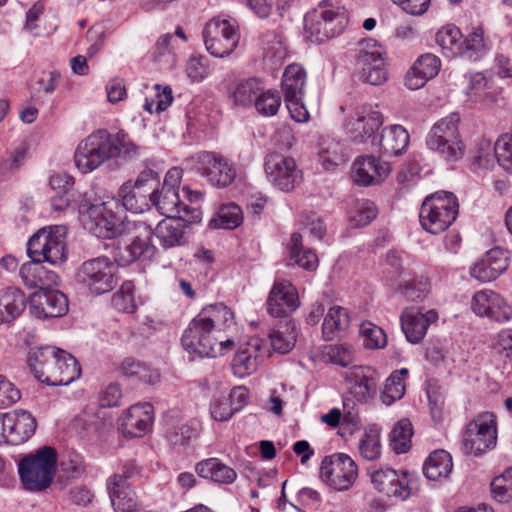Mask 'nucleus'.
Listing matches in <instances>:
<instances>
[{"instance_id":"39448f33","label":"nucleus","mask_w":512,"mask_h":512,"mask_svg":"<svg viewBox=\"0 0 512 512\" xmlns=\"http://www.w3.org/2000/svg\"><path fill=\"white\" fill-rule=\"evenodd\" d=\"M201 319L196 315L181 337L182 346L190 355L214 358L234 346L228 335H217Z\"/></svg>"},{"instance_id":"cd10ccee","label":"nucleus","mask_w":512,"mask_h":512,"mask_svg":"<svg viewBox=\"0 0 512 512\" xmlns=\"http://www.w3.org/2000/svg\"><path fill=\"white\" fill-rule=\"evenodd\" d=\"M508 268V252L496 247L489 250L470 269V275L480 282H490Z\"/></svg>"},{"instance_id":"09e8293b","label":"nucleus","mask_w":512,"mask_h":512,"mask_svg":"<svg viewBox=\"0 0 512 512\" xmlns=\"http://www.w3.org/2000/svg\"><path fill=\"white\" fill-rule=\"evenodd\" d=\"M290 258L294 262L306 269L314 270L318 266V258L315 252L311 249H303L302 247V235L298 232H294L291 235L289 242Z\"/></svg>"},{"instance_id":"0e129e2a","label":"nucleus","mask_w":512,"mask_h":512,"mask_svg":"<svg viewBox=\"0 0 512 512\" xmlns=\"http://www.w3.org/2000/svg\"><path fill=\"white\" fill-rule=\"evenodd\" d=\"M495 157L499 165L512 173V134H503L494 144Z\"/></svg>"},{"instance_id":"4c0bfd02","label":"nucleus","mask_w":512,"mask_h":512,"mask_svg":"<svg viewBox=\"0 0 512 512\" xmlns=\"http://www.w3.org/2000/svg\"><path fill=\"white\" fill-rule=\"evenodd\" d=\"M463 39L460 29L454 25L442 27L435 35V41L446 58L461 57Z\"/></svg>"},{"instance_id":"393cba45","label":"nucleus","mask_w":512,"mask_h":512,"mask_svg":"<svg viewBox=\"0 0 512 512\" xmlns=\"http://www.w3.org/2000/svg\"><path fill=\"white\" fill-rule=\"evenodd\" d=\"M438 313L434 309L426 312L406 309L401 313V329L408 342L419 344L427 334L431 324L437 322Z\"/></svg>"},{"instance_id":"7ed1b4c3","label":"nucleus","mask_w":512,"mask_h":512,"mask_svg":"<svg viewBox=\"0 0 512 512\" xmlns=\"http://www.w3.org/2000/svg\"><path fill=\"white\" fill-rule=\"evenodd\" d=\"M126 133L120 130L115 134L106 129H98L83 139L74 153L77 169L90 173L110 159L118 158L126 145Z\"/></svg>"},{"instance_id":"c03bdc74","label":"nucleus","mask_w":512,"mask_h":512,"mask_svg":"<svg viewBox=\"0 0 512 512\" xmlns=\"http://www.w3.org/2000/svg\"><path fill=\"white\" fill-rule=\"evenodd\" d=\"M262 90V82L258 78L252 77L240 81L231 93V97L237 106H255V101Z\"/></svg>"},{"instance_id":"5701e85b","label":"nucleus","mask_w":512,"mask_h":512,"mask_svg":"<svg viewBox=\"0 0 512 512\" xmlns=\"http://www.w3.org/2000/svg\"><path fill=\"white\" fill-rule=\"evenodd\" d=\"M30 313L39 319L62 317L68 312V299L58 290L48 288L33 293L29 298Z\"/></svg>"},{"instance_id":"1a4fd4ad","label":"nucleus","mask_w":512,"mask_h":512,"mask_svg":"<svg viewBox=\"0 0 512 512\" xmlns=\"http://www.w3.org/2000/svg\"><path fill=\"white\" fill-rule=\"evenodd\" d=\"M459 122V114L451 113L436 122L426 137L428 148L448 161H457L464 154V145L459 138Z\"/></svg>"},{"instance_id":"6e6552de","label":"nucleus","mask_w":512,"mask_h":512,"mask_svg":"<svg viewBox=\"0 0 512 512\" xmlns=\"http://www.w3.org/2000/svg\"><path fill=\"white\" fill-rule=\"evenodd\" d=\"M67 227L52 225L39 229L28 241L27 253L37 262H46L53 266L67 260Z\"/></svg>"},{"instance_id":"e433bc0d","label":"nucleus","mask_w":512,"mask_h":512,"mask_svg":"<svg viewBox=\"0 0 512 512\" xmlns=\"http://www.w3.org/2000/svg\"><path fill=\"white\" fill-rule=\"evenodd\" d=\"M130 420H134L130 424L131 438H140L152 431L154 422V408L149 402H139L130 405Z\"/></svg>"},{"instance_id":"2f4dec72","label":"nucleus","mask_w":512,"mask_h":512,"mask_svg":"<svg viewBox=\"0 0 512 512\" xmlns=\"http://www.w3.org/2000/svg\"><path fill=\"white\" fill-rule=\"evenodd\" d=\"M43 262L31 259L30 262L21 266L19 275L23 284L28 289H39L42 291L58 283V275L42 266Z\"/></svg>"},{"instance_id":"a211bd4d","label":"nucleus","mask_w":512,"mask_h":512,"mask_svg":"<svg viewBox=\"0 0 512 512\" xmlns=\"http://www.w3.org/2000/svg\"><path fill=\"white\" fill-rule=\"evenodd\" d=\"M265 173L270 183L279 190L289 192L298 185L302 178L292 157L280 153H270L265 158Z\"/></svg>"},{"instance_id":"338daca9","label":"nucleus","mask_w":512,"mask_h":512,"mask_svg":"<svg viewBox=\"0 0 512 512\" xmlns=\"http://www.w3.org/2000/svg\"><path fill=\"white\" fill-rule=\"evenodd\" d=\"M197 430L187 424L171 428L166 433V440L173 447L187 446L192 439L197 437Z\"/></svg>"},{"instance_id":"f3484780","label":"nucleus","mask_w":512,"mask_h":512,"mask_svg":"<svg viewBox=\"0 0 512 512\" xmlns=\"http://www.w3.org/2000/svg\"><path fill=\"white\" fill-rule=\"evenodd\" d=\"M183 210V215L157 224L155 235L164 248L183 245L186 242L185 227L188 224L199 223L202 219V211L197 206H184Z\"/></svg>"},{"instance_id":"f704fd0d","label":"nucleus","mask_w":512,"mask_h":512,"mask_svg":"<svg viewBox=\"0 0 512 512\" xmlns=\"http://www.w3.org/2000/svg\"><path fill=\"white\" fill-rule=\"evenodd\" d=\"M306 85V71L296 63L286 67L281 81L284 101L303 100Z\"/></svg>"},{"instance_id":"412c9836","label":"nucleus","mask_w":512,"mask_h":512,"mask_svg":"<svg viewBox=\"0 0 512 512\" xmlns=\"http://www.w3.org/2000/svg\"><path fill=\"white\" fill-rule=\"evenodd\" d=\"M471 308L476 315L498 323L508 322L512 318V307L492 290L476 292L472 298Z\"/></svg>"},{"instance_id":"603ef678","label":"nucleus","mask_w":512,"mask_h":512,"mask_svg":"<svg viewBox=\"0 0 512 512\" xmlns=\"http://www.w3.org/2000/svg\"><path fill=\"white\" fill-rule=\"evenodd\" d=\"M160 374L156 369L142 362H130V388L142 389L159 382Z\"/></svg>"},{"instance_id":"8fccbe9b","label":"nucleus","mask_w":512,"mask_h":512,"mask_svg":"<svg viewBox=\"0 0 512 512\" xmlns=\"http://www.w3.org/2000/svg\"><path fill=\"white\" fill-rule=\"evenodd\" d=\"M319 160L328 170L345 162L344 147L340 141L323 138L319 144Z\"/></svg>"},{"instance_id":"ea45409f","label":"nucleus","mask_w":512,"mask_h":512,"mask_svg":"<svg viewBox=\"0 0 512 512\" xmlns=\"http://www.w3.org/2000/svg\"><path fill=\"white\" fill-rule=\"evenodd\" d=\"M466 94L475 103H492L498 97V91L493 87L492 81L479 72L470 75Z\"/></svg>"},{"instance_id":"ddd939ff","label":"nucleus","mask_w":512,"mask_h":512,"mask_svg":"<svg viewBox=\"0 0 512 512\" xmlns=\"http://www.w3.org/2000/svg\"><path fill=\"white\" fill-rule=\"evenodd\" d=\"M77 278L95 295L111 291L118 281L115 266L107 257H97L83 262L77 272Z\"/></svg>"},{"instance_id":"7c9ffc66","label":"nucleus","mask_w":512,"mask_h":512,"mask_svg":"<svg viewBox=\"0 0 512 512\" xmlns=\"http://www.w3.org/2000/svg\"><path fill=\"white\" fill-rule=\"evenodd\" d=\"M441 68V60L432 53H425L417 58L405 77V85L416 90L437 76Z\"/></svg>"},{"instance_id":"bb28decb","label":"nucleus","mask_w":512,"mask_h":512,"mask_svg":"<svg viewBox=\"0 0 512 512\" xmlns=\"http://www.w3.org/2000/svg\"><path fill=\"white\" fill-rule=\"evenodd\" d=\"M382 115L371 106L356 108L354 115L347 121V131L355 142H362L370 137L382 125Z\"/></svg>"},{"instance_id":"dca6fc26","label":"nucleus","mask_w":512,"mask_h":512,"mask_svg":"<svg viewBox=\"0 0 512 512\" xmlns=\"http://www.w3.org/2000/svg\"><path fill=\"white\" fill-rule=\"evenodd\" d=\"M371 482L381 493L391 497L406 500L417 489V478L409 471L398 473L396 470L385 467L371 473Z\"/></svg>"},{"instance_id":"f257e3e1","label":"nucleus","mask_w":512,"mask_h":512,"mask_svg":"<svg viewBox=\"0 0 512 512\" xmlns=\"http://www.w3.org/2000/svg\"><path fill=\"white\" fill-rule=\"evenodd\" d=\"M127 196V184L124 183L119 189L118 197L98 204L81 201L76 208L84 229L104 239L115 238L124 232L128 218Z\"/></svg>"},{"instance_id":"bf43d9fd","label":"nucleus","mask_w":512,"mask_h":512,"mask_svg":"<svg viewBox=\"0 0 512 512\" xmlns=\"http://www.w3.org/2000/svg\"><path fill=\"white\" fill-rule=\"evenodd\" d=\"M401 294L409 301L423 300L430 291L429 279L425 276L406 281L399 285Z\"/></svg>"},{"instance_id":"72a5a7b5","label":"nucleus","mask_w":512,"mask_h":512,"mask_svg":"<svg viewBox=\"0 0 512 512\" xmlns=\"http://www.w3.org/2000/svg\"><path fill=\"white\" fill-rule=\"evenodd\" d=\"M27 305L25 294L17 287H7L0 291V325L11 324Z\"/></svg>"},{"instance_id":"4d7b16f0","label":"nucleus","mask_w":512,"mask_h":512,"mask_svg":"<svg viewBox=\"0 0 512 512\" xmlns=\"http://www.w3.org/2000/svg\"><path fill=\"white\" fill-rule=\"evenodd\" d=\"M359 334L366 349H382L387 345L385 331L372 322H363L360 325Z\"/></svg>"},{"instance_id":"f8f14e48","label":"nucleus","mask_w":512,"mask_h":512,"mask_svg":"<svg viewBox=\"0 0 512 512\" xmlns=\"http://www.w3.org/2000/svg\"><path fill=\"white\" fill-rule=\"evenodd\" d=\"M186 164L213 186L227 187L236 178V168L227 158L213 152H200L186 159Z\"/></svg>"},{"instance_id":"774afa93","label":"nucleus","mask_w":512,"mask_h":512,"mask_svg":"<svg viewBox=\"0 0 512 512\" xmlns=\"http://www.w3.org/2000/svg\"><path fill=\"white\" fill-rule=\"evenodd\" d=\"M260 42L266 56L281 58L285 49L281 37L274 31H267L260 36Z\"/></svg>"},{"instance_id":"423d86ee","label":"nucleus","mask_w":512,"mask_h":512,"mask_svg":"<svg viewBox=\"0 0 512 512\" xmlns=\"http://www.w3.org/2000/svg\"><path fill=\"white\" fill-rule=\"evenodd\" d=\"M57 464V452L50 446L39 448L18 463V473L24 487L29 491H43L53 481Z\"/></svg>"},{"instance_id":"49530a36","label":"nucleus","mask_w":512,"mask_h":512,"mask_svg":"<svg viewBox=\"0 0 512 512\" xmlns=\"http://www.w3.org/2000/svg\"><path fill=\"white\" fill-rule=\"evenodd\" d=\"M128 478L125 473L114 474L107 480V490L115 512H128Z\"/></svg>"},{"instance_id":"de8ad7c7","label":"nucleus","mask_w":512,"mask_h":512,"mask_svg":"<svg viewBox=\"0 0 512 512\" xmlns=\"http://www.w3.org/2000/svg\"><path fill=\"white\" fill-rule=\"evenodd\" d=\"M380 434L381 429L376 424L365 427L358 445L359 453L364 459L373 461L380 457L382 447Z\"/></svg>"},{"instance_id":"9b49d317","label":"nucleus","mask_w":512,"mask_h":512,"mask_svg":"<svg viewBox=\"0 0 512 512\" xmlns=\"http://www.w3.org/2000/svg\"><path fill=\"white\" fill-rule=\"evenodd\" d=\"M497 443V427L493 414L479 415L470 421L462 434V451L466 455L481 456Z\"/></svg>"},{"instance_id":"a18cd8bd","label":"nucleus","mask_w":512,"mask_h":512,"mask_svg":"<svg viewBox=\"0 0 512 512\" xmlns=\"http://www.w3.org/2000/svg\"><path fill=\"white\" fill-rule=\"evenodd\" d=\"M128 478L125 473L114 474L107 480V490L115 512H128Z\"/></svg>"},{"instance_id":"6e6d98bb","label":"nucleus","mask_w":512,"mask_h":512,"mask_svg":"<svg viewBox=\"0 0 512 512\" xmlns=\"http://www.w3.org/2000/svg\"><path fill=\"white\" fill-rule=\"evenodd\" d=\"M243 221V213L240 206L229 203L220 207L217 218L212 219L210 224L217 228L235 229Z\"/></svg>"},{"instance_id":"69168bd1","label":"nucleus","mask_w":512,"mask_h":512,"mask_svg":"<svg viewBox=\"0 0 512 512\" xmlns=\"http://www.w3.org/2000/svg\"><path fill=\"white\" fill-rule=\"evenodd\" d=\"M154 88L156 90L155 97L151 101L146 100L144 109L149 113L156 112L159 114L172 104V89L170 86L161 87L159 84H156Z\"/></svg>"},{"instance_id":"2eb2a0df","label":"nucleus","mask_w":512,"mask_h":512,"mask_svg":"<svg viewBox=\"0 0 512 512\" xmlns=\"http://www.w3.org/2000/svg\"><path fill=\"white\" fill-rule=\"evenodd\" d=\"M203 38L207 51L214 57L229 56L239 42V34L226 19L212 18L203 29Z\"/></svg>"},{"instance_id":"c85d7f7f","label":"nucleus","mask_w":512,"mask_h":512,"mask_svg":"<svg viewBox=\"0 0 512 512\" xmlns=\"http://www.w3.org/2000/svg\"><path fill=\"white\" fill-rule=\"evenodd\" d=\"M267 349L259 338L251 339L245 348L236 352L232 359V371L236 377L244 378L256 371Z\"/></svg>"},{"instance_id":"79ce46f5","label":"nucleus","mask_w":512,"mask_h":512,"mask_svg":"<svg viewBox=\"0 0 512 512\" xmlns=\"http://www.w3.org/2000/svg\"><path fill=\"white\" fill-rule=\"evenodd\" d=\"M350 318L345 308L340 306L331 307L322 324V336L325 341H332L340 332L348 328Z\"/></svg>"},{"instance_id":"37998d69","label":"nucleus","mask_w":512,"mask_h":512,"mask_svg":"<svg viewBox=\"0 0 512 512\" xmlns=\"http://www.w3.org/2000/svg\"><path fill=\"white\" fill-rule=\"evenodd\" d=\"M269 338L275 351L288 353L296 343L295 324L292 320L281 322L269 333Z\"/></svg>"},{"instance_id":"a19ab883","label":"nucleus","mask_w":512,"mask_h":512,"mask_svg":"<svg viewBox=\"0 0 512 512\" xmlns=\"http://www.w3.org/2000/svg\"><path fill=\"white\" fill-rule=\"evenodd\" d=\"M452 469V457L445 450L433 451L423 465V472L426 478L432 481L447 478Z\"/></svg>"},{"instance_id":"680f3d73","label":"nucleus","mask_w":512,"mask_h":512,"mask_svg":"<svg viewBox=\"0 0 512 512\" xmlns=\"http://www.w3.org/2000/svg\"><path fill=\"white\" fill-rule=\"evenodd\" d=\"M281 106V96L275 90H262L255 101V109L262 116H274Z\"/></svg>"},{"instance_id":"3c124183","label":"nucleus","mask_w":512,"mask_h":512,"mask_svg":"<svg viewBox=\"0 0 512 512\" xmlns=\"http://www.w3.org/2000/svg\"><path fill=\"white\" fill-rule=\"evenodd\" d=\"M174 35L166 33L161 35L153 48L152 57L154 61L158 62L164 69H172L177 60L174 51Z\"/></svg>"},{"instance_id":"052dcab7","label":"nucleus","mask_w":512,"mask_h":512,"mask_svg":"<svg viewBox=\"0 0 512 512\" xmlns=\"http://www.w3.org/2000/svg\"><path fill=\"white\" fill-rule=\"evenodd\" d=\"M463 41V54L461 57L470 61H476L485 52L486 45L483 37V30L481 28L475 29L467 38L463 39Z\"/></svg>"},{"instance_id":"20e7f679","label":"nucleus","mask_w":512,"mask_h":512,"mask_svg":"<svg viewBox=\"0 0 512 512\" xmlns=\"http://www.w3.org/2000/svg\"><path fill=\"white\" fill-rule=\"evenodd\" d=\"M348 24L343 7L335 6L330 0H322L318 6L304 16L306 37L313 43H323L340 35Z\"/></svg>"},{"instance_id":"4468645a","label":"nucleus","mask_w":512,"mask_h":512,"mask_svg":"<svg viewBox=\"0 0 512 512\" xmlns=\"http://www.w3.org/2000/svg\"><path fill=\"white\" fill-rule=\"evenodd\" d=\"M358 468L347 454L335 453L324 457L320 467L321 479L337 491L348 490L355 482Z\"/></svg>"},{"instance_id":"b1692460","label":"nucleus","mask_w":512,"mask_h":512,"mask_svg":"<svg viewBox=\"0 0 512 512\" xmlns=\"http://www.w3.org/2000/svg\"><path fill=\"white\" fill-rule=\"evenodd\" d=\"M390 164L373 155L359 156L353 163V181L360 186L376 185L390 173Z\"/></svg>"},{"instance_id":"c756f323","label":"nucleus","mask_w":512,"mask_h":512,"mask_svg":"<svg viewBox=\"0 0 512 512\" xmlns=\"http://www.w3.org/2000/svg\"><path fill=\"white\" fill-rule=\"evenodd\" d=\"M152 225L141 219H130V262L136 259H150L155 252L152 245Z\"/></svg>"},{"instance_id":"864d4df0","label":"nucleus","mask_w":512,"mask_h":512,"mask_svg":"<svg viewBox=\"0 0 512 512\" xmlns=\"http://www.w3.org/2000/svg\"><path fill=\"white\" fill-rule=\"evenodd\" d=\"M413 427L408 419L395 423L390 433V446L396 454L406 453L411 447Z\"/></svg>"},{"instance_id":"f03ea898","label":"nucleus","mask_w":512,"mask_h":512,"mask_svg":"<svg viewBox=\"0 0 512 512\" xmlns=\"http://www.w3.org/2000/svg\"><path fill=\"white\" fill-rule=\"evenodd\" d=\"M35 378L51 386H65L78 379L81 367L70 353L52 346L32 350L27 359Z\"/></svg>"},{"instance_id":"13d9d810","label":"nucleus","mask_w":512,"mask_h":512,"mask_svg":"<svg viewBox=\"0 0 512 512\" xmlns=\"http://www.w3.org/2000/svg\"><path fill=\"white\" fill-rule=\"evenodd\" d=\"M491 493L499 503H507L512 499V467L506 469L491 482Z\"/></svg>"},{"instance_id":"e2e57ef3","label":"nucleus","mask_w":512,"mask_h":512,"mask_svg":"<svg viewBox=\"0 0 512 512\" xmlns=\"http://www.w3.org/2000/svg\"><path fill=\"white\" fill-rule=\"evenodd\" d=\"M405 390L404 379L398 378L397 374H390L385 381L384 389L380 395L382 403L387 406L393 404L404 396Z\"/></svg>"},{"instance_id":"473e14b6","label":"nucleus","mask_w":512,"mask_h":512,"mask_svg":"<svg viewBox=\"0 0 512 512\" xmlns=\"http://www.w3.org/2000/svg\"><path fill=\"white\" fill-rule=\"evenodd\" d=\"M197 315L217 335H227L226 331L235 325L234 313L223 303L210 304Z\"/></svg>"},{"instance_id":"58836bf2","label":"nucleus","mask_w":512,"mask_h":512,"mask_svg":"<svg viewBox=\"0 0 512 512\" xmlns=\"http://www.w3.org/2000/svg\"><path fill=\"white\" fill-rule=\"evenodd\" d=\"M150 203L167 219L177 218L183 215V208L186 206L180 201L178 190L161 189L160 192L150 195L149 204Z\"/></svg>"},{"instance_id":"4be33fe9","label":"nucleus","mask_w":512,"mask_h":512,"mask_svg":"<svg viewBox=\"0 0 512 512\" xmlns=\"http://www.w3.org/2000/svg\"><path fill=\"white\" fill-rule=\"evenodd\" d=\"M300 305L295 286L287 280L275 281L268 299L267 312L275 318H286Z\"/></svg>"},{"instance_id":"9d476101","label":"nucleus","mask_w":512,"mask_h":512,"mask_svg":"<svg viewBox=\"0 0 512 512\" xmlns=\"http://www.w3.org/2000/svg\"><path fill=\"white\" fill-rule=\"evenodd\" d=\"M355 65L361 81L371 85H381L387 80L386 52L372 38L359 42Z\"/></svg>"},{"instance_id":"a878e982","label":"nucleus","mask_w":512,"mask_h":512,"mask_svg":"<svg viewBox=\"0 0 512 512\" xmlns=\"http://www.w3.org/2000/svg\"><path fill=\"white\" fill-rule=\"evenodd\" d=\"M157 182V174L145 162V169L140 171L135 183L130 189V212L133 214H142L149 211L151 205L149 199L151 194H155L154 184Z\"/></svg>"},{"instance_id":"c9c22d12","label":"nucleus","mask_w":512,"mask_h":512,"mask_svg":"<svg viewBox=\"0 0 512 512\" xmlns=\"http://www.w3.org/2000/svg\"><path fill=\"white\" fill-rule=\"evenodd\" d=\"M409 144V134L401 125L385 127L381 132L380 149L386 156L402 154Z\"/></svg>"},{"instance_id":"aec40b11","label":"nucleus","mask_w":512,"mask_h":512,"mask_svg":"<svg viewBox=\"0 0 512 512\" xmlns=\"http://www.w3.org/2000/svg\"><path fill=\"white\" fill-rule=\"evenodd\" d=\"M36 420L25 410H15L0 415V428L5 441L18 445L27 441L36 430Z\"/></svg>"},{"instance_id":"5fc2aeb1","label":"nucleus","mask_w":512,"mask_h":512,"mask_svg":"<svg viewBox=\"0 0 512 512\" xmlns=\"http://www.w3.org/2000/svg\"><path fill=\"white\" fill-rule=\"evenodd\" d=\"M378 210L375 203L368 199L357 200L349 211V221L355 227L368 225L377 216Z\"/></svg>"},{"instance_id":"6ab92c4d","label":"nucleus","mask_w":512,"mask_h":512,"mask_svg":"<svg viewBox=\"0 0 512 512\" xmlns=\"http://www.w3.org/2000/svg\"><path fill=\"white\" fill-rule=\"evenodd\" d=\"M350 394L359 403H367L378 391L380 374L370 366H353L344 375Z\"/></svg>"},{"instance_id":"0eeeda50","label":"nucleus","mask_w":512,"mask_h":512,"mask_svg":"<svg viewBox=\"0 0 512 512\" xmlns=\"http://www.w3.org/2000/svg\"><path fill=\"white\" fill-rule=\"evenodd\" d=\"M458 212L459 204L456 196L452 192L438 191L424 199L419 219L423 229L437 235L452 225Z\"/></svg>"}]
</instances>
